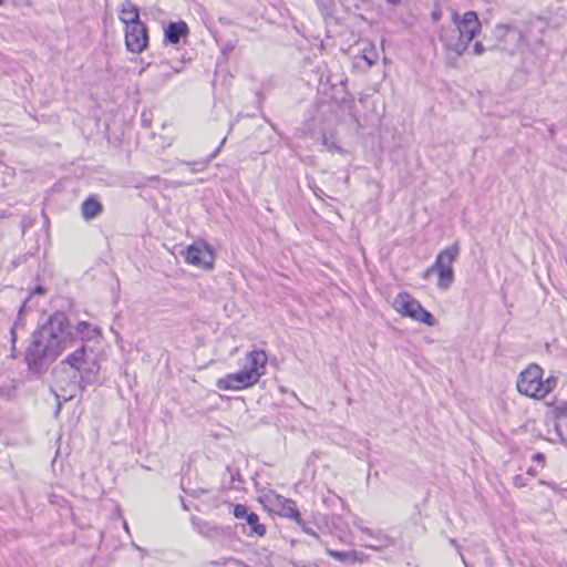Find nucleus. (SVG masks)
Listing matches in <instances>:
<instances>
[{"mask_svg":"<svg viewBox=\"0 0 567 567\" xmlns=\"http://www.w3.org/2000/svg\"><path fill=\"white\" fill-rule=\"evenodd\" d=\"M29 299H30V297H29V298H27V299L22 302V305L20 306L19 311H18V315H20V317H22V316H23V313H24V310H25V307H27V303H28Z\"/></svg>","mask_w":567,"mask_h":567,"instance_id":"35","label":"nucleus"},{"mask_svg":"<svg viewBox=\"0 0 567 567\" xmlns=\"http://www.w3.org/2000/svg\"><path fill=\"white\" fill-rule=\"evenodd\" d=\"M231 558H220L218 560L209 561L212 566H226Z\"/></svg>","mask_w":567,"mask_h":567,"instance_id":"30","label":"nucleus"},{"mask_svg":"<svg viewBox=\"0 0 567 567\" xmlns=\"http://www.w3.org/2000/svg\"><path fill=\"white\" fill-rule=\"evenodd\" d=\"M556 431L561 442L567 446V406L557 416Z\"/></svg>","mask_w":567,"mask_h":567,"instance_id":"20","label":"nucleus"},{"mask_svg":"<svg viewBox=\"0 0 567 567\" xmlns=\"http://www.w3.org/2000/svg\"><path fill=\"white\" fill-rule=\"evenodd\" d=\"M44 288L42 286H37L32 289L31 295H43Z\"/></svg>","mask_w":567,"mask_h":567,"instance_id":"34","label":"nucleus"},{"mask_svg":"<svg viewBox=\"0 0 567 567\" xmlns=\"http://www.w3.org/2000/svg\"><path fill=\"white\" fill-rule=\"evenodd\" d=\"M353 524L361 534L373 540L365 545L368 548L380 550L392 545V539L383 530L369 528L362 524L361 519H355Z\"/></svg>","mask_w":567,"mask_h":567,"instance_id":"13","label":"nucleus"},{"mask_svg":"<svg viewBox=\"0 0 567 567\" xmlns=\"http://www.w3.org/2000/svg\"><path fill=\"white\" fill-rule=\"evenodd\" d=\"M218 151H219V147H218V148H216V150L214 151V153H212V154H210V158H209V159H212L213 157H215V155L217 154V152H218Z\"/></svg>","mask_w":567,"mask_h":567,"instance_id":"40","label":"nucleus"},{"mask_svg":"<svg viewBox=\"0 0 567 567\" xmlns=\"http://www.w3.org/2000/svg\"><path fill=\"white\" fill-rule=\"evenodd\" d=\"M455 25L442 27L439 39L446 51L455 53L461 56L466 50L467 44L465 39L461 35Z\"/></svg>","mask_w":567,"mask_h":567,"instance_id":"11","label":"nucleus"},{"mask_svg":"<svg viewBox=\"0 0 567 567\" xmlns=\"http://www.w3.org/2000/svg\"><path fill=\"white\" fill-rule=\"evenodd\" d=\"M513 484L516 487L522 488L527 486V480L523 475L518 474L513 477Z\"/></svg>","mask_w":567,"mask_h":567,"instance_id":"26","label":"nucleus"},{"mask_svg":"<svg viewBox=\"0 0 567 567\" xmlns=\"http://www.w3.org/2000/svg\"><path fill=\"white\" fill-rule=\"evenodd\" d=\"M532 460L534 462H537L542 467H545L546 464V457L543 453L537 452L532 456Z\"/></svg>","mask_w":567,"mask_h":567,"instance_id":"27","label":"nucleus"},{"mask_svg":"<svg viewBox=\"0 0 567 567\" xmlns=\"http://www.w3.org/2000/svg\"><path fill=\"white\" fill-rule=\"evenodd\" d=\"M120 20L126 25L141 21L138 8L131 0H124L122 2Z\"/></svg>","mask_w":567,"mask_h":567,"instance_id":"17","label":"nucleus"},{"mask_svg":"<svg viewBox=\"0 0 567 567\" xmlns=\"http://www.w3.org/2000/svg\"><path fill=\"white\" fill-rule=\"evenodd\" d=\"M16 326H13L10 330V339H11V343H12V350H14V346H16V342H17V333H16Z\"/></svg>","mask_w":567,"mask_h":567,"instance_id":"31","label":"nucleus"},{"mask_svg":"<svg viewBox=\"0 0 567 567\" xmlns=\"http://www.w3.org/2000/svg\"><path fill=\"white\" fill-rule=\"evenodd\" d=\"M61 371L55 372L58 382H61V374L63 372L69 375V385L74 388L81 386L84 389L82 383L85 377L96 375L100 371V363L97 361V354L84 346L72 352L65 360L61 362Z\"/></svg>","mask_w":567,"mask_h":567,"instance_id":"2","label":"nucleus"},{"mask_svg":"<svg viewBox=\"0 0 567 567\" xmlns=\"http://www.w3.org/2000/svg\"><path fill=\"white\" fill-rule=\"evenodd\" d=\"M246 524L249 526L250 532L249 535L264 536L266 534V527L264 524H260L259 516L250 512L249 516H247Z\"/></svg>","mask_w":567,"mask_h":567,"instance_id":"19","label":"nucleus"},{"mask_svg":"<svg viewBox=\"0 0 567 567\" xmlns=\"http://www.w3.org/2000/svg\"><path fill=\"white\" fill-rule=\"evenodd\" d=\"M327 554L334 558L336 560L338 561H341V563H346V561H357L358 560V553L352 550V551H339V550H333V549H330V548H327Z\"/></svg>","mask_w":567,"mask_h":567,"instance_id":"21","label":"nucleus"},{"mask_svg":"<svg viewBox=\"0 0 567 567\" xmlns=\"http://www.w3.org/2000/svg\"><path fill=\"white\" fill-rule=\"evenodd\" d=\"M228 472L230 473V477H231V481L235 482V481H240V474L236 471H231L229 467H227Z\"/></svg>","mask_w":567,"mask_h":567,"instance_id":"33","label":"nucleus"},{"mask_svg":"<svg viewBox=\"0 0 567 567\" xmlns=\"http://www.w3.org/2000/svg\"><path fill=\"white\" fill-rule=\"evenodd\" d=\"M16 328H19V327H24V320H23V316L20 317V315L17 316V320L14 322Z\"/></svg>","mask_w":567,"mask_h":567,"instance_id":"36","label":"nucleus"},{"mask_svg":"<svg viewBox=\"0 0 567 567\" xmlns=\"http://www.w3.org/2000/svg\"><path fill=\"white\" fill-rule=\"evenodd\" d=\"M295 522L297 523V525H298L299 527H301V529H302L306 534H308V535H310V536L315 537L316 539H319V535L317 534V532H316L312 527H310V526H308V525H307V523L301 518V515H300V514H299V519H295Z\"/></svg>","mask_w":567,"mask_h":567,"instance_id":"24","label":"nucleus"},{"mask_svg":"<svg viewBox=\"0 0 567 567\" xmlns=\"http://www.w3.org/2000/svg\"><path fill=\"white\" fill-rule=\"evenodd\" d=\"M76 333L81 337V339H90V324L86 321H80L76 324Z\"/></svg>","mask_w":567,"mask_h":567,"instance_id":"23","label":"nucleus"},{"mask_svg":"<svg viewBox=\"0 0 567 567\" xmlns=\"http://www.w3.org/2000/svg\"><path fill=\"white\" fill-rule=\"evenodd\" d=\"M542 378L543 369L535 363L529 364L517 378L516 386L518 392L528 398L539 399L538 390H540Z\"/></svg>","mask_w":567,"mask_h":567,"instance_id":"6","label":"nucleus"},{"mask_svg":"<svg viewBox=\"0 0 567 567\" xmlns=\"http://www.w3.org/2000/svg\"><path fill=\"white\" fill-rule=\"evenodd\" d=\"M267 361L268 357L264 350H252L246 354L243 369L248 373H254L258 382L266 372Z\"/></svg>","mask_w":567,"mask_h":567,"instance_id":"12","label":"nucleus"},{"mask_svg":"<svg viewBox=\"0 0 567 567\" xmlns=\"http://www.w3.org/2000/svg\"><path fill=\"white\" fill-rule=\"evenodd\" d=\"M557 385V379L554 377H549L546 380H540V390H538L539 399L545 398L549 392L554 390Z\"/></svg>","mask_w":567,"mask_h":567,"instance_id":"22","label":"nucleus"},{"mask_svg":"<svg viewBox=\"0 0 567 567\" xmlns=\"http://www.w3.org/2000/svg\"><path fill=\"white\" fill-rule=\"evenodd\" d=\"M185 261L195 267L208 270L214 266L213 249L203 240L195 241L184 252Z\"/></svg>","mask_w":567,"mask_h":567,"instance_id":"7","label":"nucleus"},{"mask_svg":"<svg viewBox=\"0 0 567 567\" xmlns=\"http://www.w3.org/2000/svg\"><path fill=\"white\" fill-rule=\"evenodd\" d=\"M234 516L239 519H247V516H249L250 512H248V507L244 504H237L234 507Z\"/></svg>","mask_w":567,"mask_h":567,"instance_id":"25","label":"nucleus"},{"mask_svg":"<svg viewBox=\"0 0 567 567\" xmlns=\"http://www.w3.org/2000/svg\"><path fill=\"white\" fill-rule=\"evenodd\" d=\"M148 33L143 22L126 25L125 44L130 52L141 53L147 47Z\"/></svg>","mask_w":567,"mask_h":567,"instance_id":"9","label":"nucleus"},{"mask_svg":"<svg viewBox=\"0 0 567 567\" xmlns=\"http://www.w3.org/2000/svg\"><path fill=\"white\" fill-rule=\"evenodd\" d=\"M6 0H0V4H2Z\"/></svg>","mask_w":567,"mask_h":567,"instance_id":"44","label":"nucleus"},{"mask_svg":"<svg viewBox=\"0 0 567 567\" xmlns=\"http://www.w3.org/2000/svg\"><path fill=\"white\" fill-rule=\"evenodd\" d=\"M527 474H528L529 476H533V477H534V476H536V475H537V472H536V470H535L534 467H529V468L527 470Z\"/></svg>","mask_w":567,"mask_h":567,"instance_id":"37","label":"nucleus"},{"mask_svg":"<svg viewBox=\"0 0 567 567\" xmlns=\"http://www.w3.org/2000/svg\"><path fill=\"white\" fill-rule=\"evenodd\" d=\"M103 212V205L96 196L87 197L81 205V214L85 220L97 217Z\"/></svg>","mask_w":567,"mask_h":567,"instance_id":"16","label":"nucleus"},{"mask_svg":"<svg viewBox=\"0 0 567 567\" xmlns=\"http://www.w3.org/2000/svg\"><path fill=\"white\" fill-rule=\"evenodd\" d=\"M539 484H540V485H547V486H549V487L554 488V485H553L551 483H548V482H546V481H544V480H540V481H539Z\"/></svg>","mask_w":567,"mask_h":567,"instance_id":"38","label":"nucleus"},{"mask_svg":"<svg viewBox=\"0 0 567 567\" xmlns=\"http://www.w3.org/2000/svg\"><path fill=\"white\" fill-rule=\"evenodd\" d=\"M494 48L501 49L513 54L516 50L526 44V35L517 27L508 23H499L494 30Z\"/></svg>","mask_w":567,"mask_h":567,"instance_id":"5","label":"nucleus"},{"mask_svg":"<svg viewBox=\"0 0 567 567\" xmlns=\"http://www.w3.org/2000/svg\"><path fill=\"white\" fill-rule=\"evenodd\" d=\"M188 25L184 21L169 22L165 28V40L171 44H178L182 38L187 37Z\"/></svg>","mask_w":567,"mask_h":567,"instance_id":"15","label":"nucleus"},{"mask_svg":"<svg viewBox=\"0 0 567 567\" xmlns=\"http://www.w3.org/2000/svg\"><path fill=\"white\" fill-rule=\"evenodd\" d=\"M452 20L453 24L458 30L457 32L465 39L467 45L481 31L482 24L475 11H467L460 17L456 11L452 10Z\"/></svg>","mask_w":567,"mask_h":567,"instance_id":"8","label":"nucleus"},{"mask_svg":"<svg viewBox=\"0 0 567 567\" xmlns=\"http://www.w3.org/2000/svg\"><path fill=\"white\" fill-rule=\"evenodd\" d=\"M69 320L65 313L55 312L31 336L25 361L33 373L40 374L68 347Z\"/></svg>","mask_w":567,"mask_h":567,"instance_id":"1","label":"nucleus"},{"mask_svg":"<svg viewBox=\"0 0 567 567\" xmlns=\"http://www.w3.org/2000/svg\"><path fill=\"white\" fill-rule=\"evenodd\" d=\"M460 254L458 244H453L450 247L441 250L434 264L427 269V272H435L439 276L437 286L441 289H447L454 281V272L452 265Z\"/></svg>","mask_w":567,"mask_h":567,"instance_id":"3","label":"nucleus"},{"mask_svg":"<svg viewBox=\"0 0 567 567\" xmlns=\"http://www.w3.org/2000/svg\"><path fill=\"white\" fill-rule=\"evenodd\" d=\"M72 398H73V394L70 393L69 396H64V401H68V400L72 399Z\"/></svg>","mask_w":567,"mask_h":567,"instance_id":"41","label":"nucleus"},{"mask_svg":"<svg viewBox=\"0 0 567 567\" xmlns=\"http://www.w3.org/2000/svg\"><path fill=\"white\" fill-rule=\"evenodd\" d=\"M257 383L256 375L248 373L245 369L238 372L226 374L224 378L217 380V388L220 390L239 391Z\"/></svg>","mask_w":567,"mask_h":567,"instance_id":"10","label":"nucleus"},{"mask_svg":"<svg viewBox=\"0 0 567 567\" xmlns=\"http://www.w3.org/2000/svg\"><path fill=\"white\" fill-rule=\"evenodd\" d=\"M269 502L278 515L292 520L299 519L300 512L292 499L286 498L279 494H274V496L269 498Z\"/></svg>","mask_w":567,"mask_h":567,"instance_id":"14","label":"nucleus"},{"mask_svg":"<svg viewBox=\"0 0 567 567\" xmlns=\"http://www.w3.org/2000/svg\"><path fill=\"white\" fill-rule=\"evenodd\" d=\"M431 17H432V19H433L434 21H439V20L441 19V17H442V11H441V9L435 8V9L432 11Z\"/></svg>","mask_w":567,"mask_h":567,"instance_id":"32","label":"nucleus"},{"mask_svg":"<svg viewBox=\"0 0 567 567\" xmlns=\"http://www.w3.org/2000/svg\"><path fill=\"white\" fill-rule=\"evenodd\" d=\"M184 509H187V504L183 503Z\"/></svg>","mask_w":567,"mask_h":567,"instance_id":"43","label":"nucleus"},{"mask_svg":"<svg viewBox=\"0 0 567 567\" xmlns=\"http://www.w3.org/2000/svg\"><path fill=\"white\" fill-rule=\"evenodd\" d=\"M393 308L402 316L430 327L436 324L434 316L408 292H400L393 300Z\"/></svg>","mask_w":567,"mask_h":567,"instance_id":"4","label":"nucleus"},{"mask_svg":"<svg viewBox=\"0 0 567 567\" xmlns=\"http://www.w3.org/2000/svg\"><path fill=\"white\" fill-rule=\"evenodd\" d=\"M186 165L192 173L203 171L206 166L205 163H187Z\"/></svg>","mask_w":567,"mask_h":567,"instance_id":"28","label":"nucleus"},{"mask_svg":"<svg viewBox=\"0 0 567 567\" xmlns=\"http://www.w3.org/2000/svg\"><path fill=\"white\" fill-rule=\"evenodd\" d=\"M391 4H398L400 3V0H386Z\"/></svg>","mask_w":567,"mask_h":567,"instance_id":"39","label":"nucleus"},{"mask_svg":"<svg viewBox=\"0 0 567 567\" xmlns=\"http://www.w3.org/2000/svg\"><path fill=\"white\" fill-rule=\"evenodd\" d=\"M333 150H337L338 152H341L340 147L333 146Z\"/></svg>","mask_w":567,"mask_h":567,"instance_id":"42","label":"nucleus"},{"mask_svg":"<svg viewBox=\"0 0 567 567\" xmlns=\"http://www.w3.org/2000/svg\"><path fill=\"white\" fill-rule=\"evenodd\" d=\"M192 524H193L194 529L197 533H199L200 535H203L204 537H207V538H212V537L218 535L221 530L220 527L213 526L209 523H207L198 517H193Z\"/></svg>","mask_w":567,"mask_h":567,"instance_id":"18","label":"nucleus"},{"mask_svg":"<svg viewBox=\"0 0 567 567\" xmlns=\"http://www.w3.org/2000/svg\"><path fill=\"white\" fill-rule=\"evenodd\" d=\"M486 51L485 47L481 42H475L473 47V53L475 55H482Z\"/></svg>","mask_w":567,"mask_h":567,"instance_id":"29","label":"nucleus"}]
</instances>
